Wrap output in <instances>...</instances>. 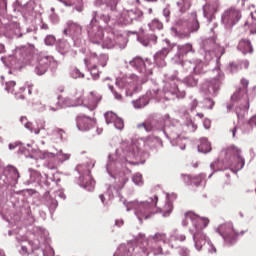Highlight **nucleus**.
I'll list each match as a JSON object with an SVG mask.
<instances>
[{
  "label": "nucleus",
  "instance_id": "obj_1",
  "mask_svg": "<svg viewBox=\"0 0 256 256\" xmlns=\"http://www.w3.org/2000/svg\"><path fill=\"white\" fill-rule=\"evenodd\" d=\"M187 219H190L192 221L193 226L196 230H192V233L194 234V241L195 245L198 249H201L203 245L207 243V235L203 233V229L207 225H209V219L207 218H201L199 215L195 214L193 211H188L184 214V219L182 220V225L184 227H187L189 225V222Z\"/></svg>",
  "mask_w": 256,
  "mask_h": 256
},
{
  "label": "nucleus",
  "instance_id": "obj_2",
  "mask_svg": "<svg viewBox=\"0 0 256 256\" xmlns=\"http://www.w3.org/2000/svg\"><path fill=\"white\" fill-rule=\"evenodd\" d=\"M219 233L221 237H223L226 245H235L237 243V239L245 235L247 231L242 230L240 232H237V230H235V227H233V223L226 222L220 225Z\"/></svg>",
  "mask_w": 256,
  "mask_h": 256
},
{
  "label": "nucleus",
  "instance_id": "obj_3",
  "mask_svg": "<svg viewBox=\"0 0 256 256\" xmlns=\"http://www.w3.org/2000/svg\"><path fill=\"white\" fill-rule=\"evenodd\" d=\"M137 244L142 249L143 253L149 255L153 253V255H163V247L159 244H154L153 242L147 240L145 234H140L137 238Z\"/></svg>",
  "mask_w": 256,
  "mask_h": 256
},
{
  "label": "nucleus",
  "instance_id": "obj_4",
  "mask_svg": "<svg viewBox=\"0 0 256 256\" xmlns=\"http://www.w3.org/2000/svg\"><path fill=\"white\" fill-rule=\"evenodd\" d=\"M228 155L231 156L232 168L234 171H241L245 167V158L243 157V150L241 148L232 145L227 149Z\"/></svg>",
  "mask_w": 256,
  "mask_h": 256
},
{
  "label": "nucleus",
  "instance_id": "obj_5",
  "mask_svg": "<svg viewBox=\"0 0 256 256\" xmlns=\"http://www.w3.org/2000/svg\"><path fill=\"white\" fill-rule=\"evenodd\" d=\"M74 103H71L69 98H63L62 96H58V104L57 108H52V111H57V109H61V107H71L73 105H84L85 106V97L82 91L76 92L73 98Z\"/></svg>",
  "mask_w": 256,
  "mask_h": 256
},
{
  "label": "nucleus",
  "instance_id": "obj_6",
  "mask_svg": "<svg viewBox=\"0 0 256 256\" xmlns=\"http://www.w3.org/2000/svg\"><path fill=\"white\" fill-rule=\"evenodd\" d=\"M241 19V10L230 7L228 10H226L223 14L222 21L225 23V25H228V27H233V25H237Z\"/></svg>",
  "mask_w": 256,
  "mask_h": 256
},
{
  "label": "nucleus",
  "instance_id": "obj_7",
  "mask_svg": "<svg viewBox=\"0 0 256 256\" xmlns=\"http://www.w3.org/2000/svg\"><path fill=\"white\" fill-rule=\"evenodd\" d=\"M96 120L94 118L80 115L76 118V127L79 131H89L95 125Z\"/></svg>",
  "mask_w": 256,
  "mask_h": 256
},
{
  "label": "nucleus",
  "instance_id": "obj_8",
  "mask_svg": "<svg viewBox=\"0 0 256 256\" xmlns=\"http://www.w3.org/2000/svg\"><path fill=\"white\" fill-rule=\"evenodd\" d=\"M102 97L96 91H91L84 99V107H87L90 111H95L97 105H99Z\"/></svg>",
  "mask_w": 256,
  "mask_h": 256
},
{
  "label": "nucleus",
  "instance_id": "obj_9",
  "mask_svg": "<svg viewBox=\"0 0 256 256\" xmlns=\"http://www.w3.org/2000/svg\"><path fill=\"white\" fill-rule=\"evenodd\" d=\"M221 87V80L219 78H213L212 80L205 82L202 85V91L206 95H215Z\"/></svg>",
  "mask_w": 256,
  "mask_h": 256
},
{
  "label": "nucleus",
  "instance_id": "obj_10",
  "mask_svg": "<svg viewBox=\"0 0 256 256\" xmlns=\"http://www.w3.org/2000/svg\"><path fill=\"white\" fill-rule=\"evenodd\" d=\"M51 61H53L51 56H40L35 67L37 75H45L51 65Z\"/></svg>",
  "mask_w": 256,
  "mask_h": 256
},
{
  "label": "nucleus",
  "instance_id": "obj_11",
  "mask_svg": "<svg viewBox=\"0 0 256 256\" xmlns=\"http://www.w3.org/2000/svg\"><path fill=\"white\" fill-rule=\"evenodd\" d=\"M172 50L173 46L169 44V41H167V46L163 47L160 51L156 53L154 57L155 63H157L159 67H165V58L169 55V53H171Z\"/></svg>",
  "mask_w": 256,
  "mask_h": 256
},
{
  "label": "nucleus",
  "instance_id": "obj_12",
  "mask_svg": "<svg viewBox=\"0 0 256 256\" xmlns=\"http://www.w3.org/2000/svg\"><path fill=\"white\" fill-rule=\"evenodd\" d=\"M63 33L69 37H77V35L81 33V25L70 20L67 22V27L64 29Z\"/></svg>",
  "mask_w": 256,
  "mask_h": 256
},
{
  "label": "nucleus",
  "instance_id": "obj_13",
  "mask_svg": "<svg viewBox=\"0 0 256 256\" xmlns=\"http://www.w3.org/2000/svg\"><path fill=\"white\" fill-rule=\"evenodd\" d=\"M134 251L135 247H133L132 243L121 244L114 253V256H132Z\"/></svg>",
  "mask_w": 256,
  "mask_h": 256
},
{
  "label": "nucleus",
  "instance_id": "obj_14",
  "mask_svg": "<svg viewBox=\"0 0 256 256\" xmlns=\"http://www.w3.org/2000/svg\"><path fill=\"white\" fill-rule=\"evenodd\" d=\"M238 50L243 53V55H247V53H253V46L251 45V41L248 39H242L238 44Z\"/></svg>",
  "mask_w": 256,
  "mask_h": 256
},
{
  "label": "nucleus",
  "instance_id": "obj_15",
  "mask_svg": "<svg viewBox=\"0 0 256 256\" xmlns=\"http://www.w3.org/2000/svg\"><path fill=\"white\" fill-rule=\"evenodd\" d=\"M242 88H239L236 93L232 95L233 101H237L238 99H241V93H247V88L249 87V80L242 78L240 81Z\"/></svg>",
  "mask_w": 256,
  "mask_h": 256
},
{
  "label": "nucleus",
  "instance_id": "obj_16",
  "mask_svg": "<svg viewBox=\"0 0 256 256\" xmlns=\"http://www.w3.org/2000/svg\"><path fill=\"white\" fill-rule=\"evenodd\" d=\"M147 241L152 242L154 245L159 243H167V234L158 232L154 236H150L146 238Z\"/></svg>",
  "mask_w": 256,
  "mask_h": 256
},
{
  "label": "nucleus",
  "instance_id": "obj_17",
  "mask_svg": "<svg viewBox=\"0 0 256 256\" xmlns=\"http://www.w3.org/2000/svg\"><path fill=\"white\" fill-rule=\"evenodd\" d=\"M219 9V1L209 2L204 6V13L206 15H215L217 10Z\"/></svg>",
  "mask_w": 256,
  "mask_h": 256
},
{
  "label": "nucleus",
  "instance_id": "obj_18",
  "mask_svg": "<svg viewBox=\"0 0 256 256\" xmlns=\"http://www.w3.org/2000/svg\"><path fill=\"white\" fill-rule=\"evenodd\" d=\"M140 215H142V219H149L153 213V205L151 204H144L139 209Z\"/></svg>",
  "mask_w": 256,
  "mask_h": 256
},
{
  "label": "nucleus",
  "instance_id": "obj_19",
  "mask_svg": "<svg viewBox=\"0 0 256 256\" xmlns=\"http://www.w3.org/2000/svg\"><path fill=\"white\" fill-rule=\"evenodd\" d=\"M191 5H193V0H178L177 6L179 8L180 13H187L189 9H191Z\"/></svg>",
  "mask_w": 256,
  "mask_h": 256
},
{
  "label": "nucleus",
  "instance_id": "obj_20",
  "mask_svg": "<svg viewBox=\"0 0 256 256\" xmlns=\"http://www.w3.org/2000/svg\"><path fill=\"white\" fill-rule=\"evenodd\" d=\"M198 151L200 153L211 152V143H209V140H207V138L200 139V144L198 145Z\"/></svg>",
  "mask_w": 256,
  "mask_h": 256
},
{
  "label": "nucleus",
  "instance_id": "obj_21",
  "mask_svg": "<svg viewBox=\"0 0 256 256\" xmlns=\"http://www.w3.org/2000/svg\"><path fill=\"white\" fill-rule=\"evenodd\" d=\"M129 65L137 69V71L141 72L145 67V61L143 60V58L138 56V57H135L132 61H130Z\"/></svg>",
  "mask_w": 256,
  "mask_h": 256
},
{
  "label": "nucleus",
  "instance_id": "obj_22",
  "mask_svg": "<svg viewBox=\"0 0 256 256\" xmlns=\"http://www.w3.org/2000/svg\"><path fill=\"white\" fill-rule=\"evenodd\" d=\"M137 129H145L147 133H151L153 131V122L151 120H146L137 125Z\"/></svg>",
  "mask_w": 256,
  "mask_h": 256
},
{
  "label": "nucleus",
  "instance_id": "obj_23",
  "mask_svg": "<svg viewBox=\"0 0 256 256\" xmlns=\"http://www.w3.org/2000/svg\"><path fill=\"white\" fill-rule=\"evenodd\" d=\"M157 143H159L158 138L149 136L146 138L144 145L145 147H150V149H155V147H157Z\"/></svg>",
  "mask_w": 256,
  "mask_h": 256
},
{
  "label": "nucleus",
  "instance_id": "obj_24",
  "mask_svg": "<svg viewBox=\"0 0 256 256\" xmlns=\"http://www.w3.org/2000/svg\"><path fill=\"white\" fill-rule=\"evenodd\" d=\"M178 49L182 55H187V53H193V45L185 44L182 46H178Z\"/></svg>",
  "mask_w": 256,
  "mask_h": 256
},
{
  "label": "nucleus",
  "instance_id": "obj_25",
  "mask_svg": "<svg viewBox=\"0 0 256 256\" xmlns=\"http://www.w3.org/2000/svg\"><path fill=\"white\" fill-rule=\"evenodd\" d=\"M172 211H173V202H171V200H168L163 208L164 217H169Z\"/></svg>",
  "mask_w": 256,
  "mask_h": 256
},
{
  "label": "nucleus",
  "instance_id": "obj_26",
  "mask_svg": "<svg viewBox=\"0 0 256 256\" xmlns=\"http://www.w3.org/2000/svg\"><path fill=\"white\" fill-rule=\"evenodd\" d=\"M8 31H10V35L13 37V35L19 34V24L17 23H10L7 26Z\"/></svg>",
  "mask_w": 256,
  "mask_h": 256
},
{
  "label": "nucleus",
  "instance_id": "obj_27",
  "mask_svg": "<svg viewBox=\"0 0 256 256\" xmlns=\"http://www.w3.org/2000/svg\"><path fill=\"white\" fill-rule=\"evenodd\" d=\"M117 118H118L117 114H115L113 112H106V114H105V120H106L107 125H109L111 123H115Z\"/></svg>",
  "mask_w": 256,
  "mask_h": 256
},
{
  "label": "nucleus",
  "instance_id": "obj_28",
  "mask_svg": "<svg viewBox=\"0 0 256 256\" xmlns=\"http://www.w3.org/2000/svg\"><path fill=\"white\" fill-rule=\"evenodd\" d=\"M52 135L54 139H61L63 140V135H65V130L61 128H56L53 130Z\"/></svg>",
  "mask_w": 256,
  "mask_h": 256
},
{
  "label": "nucleus",
  "instance_id": "obj_29",
  "mask_svg": "<svg viewBox=\"0 0 256 256\" xmlns=\"http://www.w3.org/2000/svg\"><path fill=\"white\" fill-rule=\"evenodd\" d=\"M17 85V83H15V81H9V82H6V91L8 93H15V86Z\"/></svg>",
  "mask_w": 256,
  "mask_h": 256
},
{
  "label": "nucleus",
  "instance_id": "obj_30",
  "mask_svg": "<svg viewBox=\"0 0 256 256\" xmlns=\"http://www.w3.org/2000/svg\"><path fill=\"white\" fill-rule=\"evenodd\" d=\"M132 180L133 183H135L136 185H143V175H141L140 173L134 174Z\"/></svg>",
  "mask_w": 256,
  "mask_h": 256
},
{
  "label": "nucleus",
  "instance_id": "obj_31",
  "mask_svg": "<svg viewBox=\"0 0 256 256\" xmlns=\"http://www.w3.org/2000/svg\"><path fill=\"white\" fill-rule=\"evenodd\" d=\"M190 181L192 185L199 187V185H201V181H203V178H201V176H196V177L190 178Z\"/></svg>",
  "mask_w": 256,
  "mask_h": 256
},
{
  "label": "nucleus",
  "instance_id": "obj_32",
  "mask_svg": "<svg viewBox=\"0 0 256 256\" xmlns=\"http://www.w3.org/2000/svg\"><path fill=\"white\" fill-rule=\"evenodd\" d=\"M114 126L116 129H119L121 131V129H123L124 124H123V119L121 118H116V120L114 121Z\"/></svg>",
  "mask_w": 256,
  "mask_h": 256
},
{
  "label": "nucleus",
  "instance_id": "obj_33",
  "mask_svg": "<svg viewBox=\"0 0 256 256\" xmlns=\"http://www.w3.org/2000/svg\"><path fill=\"white\" fill-rule=\"evenodd\" d=\"M192 31H199V20H197V14H194Z\"/></svg>",
  "mask_w": 256,
  "mask_h": 256
},
{
  "label": "nucleus",
  "instance_id": "obj_34",
  "mask_svg": "<svg viewBox=\"0 0 256 256\" xmlns=\"http://www.w3.org/2000/svg\"><path fill=\"white\" fill-rule=\"evenodd\" d=\"M122 147H126V151L128 153H134V151H135V145H133V144L123 143Z\"/></svg>",
  "mask_w": 256,
  "mask_h": 256
},
{
  "label": "nucleus",
  "instance_id": "obj_35",
  "mask_svg": "<svg viewBox=\"0 0 256 256\" xmlns=\"http://www.w3.org/2000/svg\"><path fill=\"white\" fill-rule=\"evenodd\" d=\"M10 173H12L13 179H19V170H17V168L12 167Z\"/></svg>",
  "mask_w": 256,
  "mask_h": 256
},
{
  "label": "nucleus",
  "instance_id": "obj_36",
  "mask_svg": "<svg viewBox=\"0 0 256 256\" xmlns=\"http://www.w3.org/2000/svg\"><path fill=\"white\" fill-rule=\"evenodd\" d=\"M45 43H46V45H53V43H55V38H54V36H48V37L45 39Z\"/></svg>",
  "mask_w": 256,
  "mask_h": 256
},
{
  "label": "nucleus",
  "instance_id": "obj_37",
  "mask_svg": "<svg viewBox=\"0 0 256 256\" xmlns=\"http://www.w3.org/2000/svg\"><path fill=\"white\" fill-rule=\"evenodd\" d=\"M230 70L231 71H239V64H237L235 62H231L230 63Z\"/></svg>",
  "mask_w": 256,
  "mask_h": 256
},
{
  "label": "nucleus",
  "instance_id": "obj_38",
  "mask_svg": "<svg viewBox=\"0 0 256 256\" xmlns=\"http://www.w3.org/2000/svg\"><path fill=\"white\" fill-rule=\"evenodd\" d=\"M7 9V0H0V11Z\"/></svg>",
  "mask_w": 256,
  "mask_h": 256
},
{
  "label": "nucleus",
  "instance_id": "obj_39",
  "mask_svg": "<svg viewBox=\"0 0 256 256\" xmlns=\"http://www.w3.org/2000/svg\"><path fill=\"white\" fill-rule=\"evenodd\" d=\"M197 105H199V102L196 99L192 100L191 111H195V109H197Z\"/></svg>",
  "mask_w": 256,
  "mask_h": 256
},
{
  "label": "nucleus",
  "instance_id": "obj_40",
  "mask_svg": "<svg viewBox=\"0 0 256 256\" xmlns=\"http://www.w3.org/2000/svg\"><path fill=\"white\" fill-rule=\"evenodd\" d=\"M249 125H251V127H256V115L250 118Z\"/></svg>",
  "mask_w": 256,
  "mask_h": 256
},
{
  "label": "nucleus",
  "instance_id": "obj_41",
  "mask_svg": "<svg viewBox=\"0 0 256 256\" xmlns=\"http://www.w3.org/2000/svg\"><path fill=\"white\" fill-rule=\"evenodd\" d=\"M176 241H185L186 237L183 234H176L175 236Z\"/></svg>",
  "mask_w": 256,
  "mask_h": 256
},
{
  "label": "nucleus",
  "instance_id": "obj_42",
  "mask_svg": "<svg viewBox=\"0 0 256 256\" xmlns=\"http://www.w3.org/2000/svg\"><path fill=\"white\" fill-rule=\"evenodd\" d=\"M187 81H188V83H189V81L192 82V83L190 84L191 87H195V86L197 85V80H195L193 77H189V78L187 79Z\"/></svg>",
  "mask_w": 256,
  "mask_h": 256
},
{
  "label": "nucleus",
  "instance_id": "obj_43",
  "mask_svg": "<svg viewBox=\"0 0 256 256\" xmlns=\"http://www.w3.org/2000/svg\"><path fill=\"white\" fill-rule=\"evenodd\" d=\"M110 89H111V91H112V93H113V95L115 96L116 99H118V100L121 99V94L120 93L113 90V87H110Z\"/></svg>",
  "mask_w": 256,
  "mask_h": 256
},
{
  "label": "nucleus",
  "instance_id": "obj_44",
  "mask_svg": "<svg viewBox=\"0 0 256 256\" xmlns=\"http://www.w3.org/2000/svg\"><path fill=\"white\" fill-rule=\"evenodd\" d=\"M44 127H45V125H44V124H41V125H40V129L36 128V129H34V130H32V131H34V133H35L36 135H39V133L41 132V129H44Z\"/></svg>",
  "mask_w": 256,
  "mask_h": 256
},
{
  "label": "nucleus",
  "instance_id": "obj_45",
  "mask_svg": "<svg viewBox=\"0 0 256 256\" xmlns=\"http://www.w3.org/2000/svg\"><path fill=\"white\" fill-rule=\"evenodd\" d=\"M124 221L122 220V219H120V220H116V222H115V225L117 226V227H122V225H124Z\"/></svg>",
  "mask_w": 256,
  "mask_h": 256
},
{
  "label": "nucleus",
  "instance_id": "obj_46",
  "mask_svg": "<svg viewBox=\"0 0 256 256\" xmlns=\"http://www.w3.org/2000/svg\"><path fill=\"white\" fill-rule=\"evenodd\" d=\"M114 6L111 7V11H115L117 9V0H112Z\"/></svg>",
  "mask_w": 256,
  "mask_h": 256
},
{
  "label": "nucleus",
  "instance_id": "obj_47",
  "mask_svg": "<svg viewBox=\"0 0 256 256\" xmlns=\"http://www.w3.org/2000/svg\"><path fill=\"white\" fill-rule=\"evenodd\" d=\"M28 93L29 95H33V84L28 85Z\"/></svg>",
  "mask_w": 256,
  "mask_h": 256
},
{
  "label": "nucleus",
  "instance_id": "obj_48",
  "mask_svg": "<svg viewBox=\"0 0 256 256\" xmlns=\"http://www.w3.org/2000/svg\"><path fill=\"white\" fill-rule=\"evenodd\" d=\"M169 15H171V12L169 11V9H164V16L169 17Z\"/></svg>",
  "mask_w": 256,
  "mask_h": 256
},
{
  "label": "nucleus",
  "instance_id": "obj_49",
  "mask_svg": "<svg viewBox=\"0 0 256 256\" xmlns=\"http://www.w3.org/2000/svg\"><path fill=\"white\" fill-rule=\"evenodd\" d=\"M1 53H5V46L3 44H0V55Z\"/></svg>",
  "mask_w": 256,
  "mask_h": 256
},
{
  "label": "nucleus",
  "instance_id": "obj_50",
  "mask_svg": "<svg viewBox=\"0 0 256 256\" xmlns=\"http://www.w3.org/2000/svg\"><path fill=\"white\" fill-rule=\"evenodd\" d=\"M75 73H78V75L76 77H85V75L81 74V72H79V70H74Z\"/></svg>",
  "mask_w": 256,
  "mask_h": 256
},
{
  "label": "nucleus",
  "instance_id": "obj_51",
  "mask_svg": "<svg viewBox=\"0 0 256 256\" xmlns=\"http://www.w3.org/2000/svg\"><path fill=\"white\" fill-rule=\"evenodd\" d=\"M17 145L15 144H9V149L10 150H13V149H16Z\"/></svg>",
  "mask_w": 256,
  "mask_h": 256
},
{
  "label": "nucleus",
  "instance_id": "obj_52",
  "mask_svg": "<svg viewBox=\"0 0 256 256\" xmlns=\"http://www.w3.org/2000/svg\"><path fill=\"white\" fill-rule=\"evenodd\" d=\"M217 163L218 162H214L211 164V169H213L215 171V168L217 167Z\"/></svg>",
  "mask_w": 256,
  "mask_h": 256
},
{
  "label": "nucleus",
  "instance_id": "obj_53",
  "mask_svg": "<svg viewBox=\"0 0 256 256\" xmlns=\"http://www.w3.org/2000/svg\"><path fill=\"white\" fill-rule=\"evenodd\" d=\"M235 133H237V127H236V126L232 129V135H233V137H235Z\"/></svg>",
  "mask_w": 256,
  "mask_h": 256
},
{
  "label": "nucleus",
  "instance_id": "obj_54",
  "mask_svg": "<svg viewBox=\"0 0 256 256\" xmlns=\"http://www.w3.org/2000/svg\"><path fill=\"white\" fill-rule=\"evenodd\" d=\"M42 29L47 30L49 29V26L47 24H42Z\"/></svg>",
  "mask_w": 256,
  "mask_h": 256
},
{
  "label": "nucleus",
  "instance_id": "obj_55",
  "mask_svg": "<svg viewBox=\"0 0 256 256\" xmlns=\"http://www.w3.org/2000/svg\"><path fill=\"white\" fill-rule=\"evenodd\" d=\"M100 199H101L102 203H105V196L103 194L100 195Z\"/></svg>",
  "mask_w": 256,
  "mask_h": 256
},
{
  "label": "nucleus",
  "instance_id": "obj_56",
  "mask_svg": "<svg viewBox=\"0 0 256 256\" xmlns=\"http://www.w3.org/2000/svg\"><path fill=\"white\" fill-rule=\"evenodd\" d=\"M20 121H21V123H25V121H27V117H21Z\"/></svg>",
  "mask_w": 256,
  "mask_h": 256
},
{
  "label": "nucleus",
  "instance_id": "obj_57",
  "mask_svg": "<svg viewBox=\"0 0 256 256\" xmlns=\"http://www.w3.org/2000/svg\"><path fill=\"white\" fill-rule=\"evenodd\" d=\"M29 59H31V54H29L28 56L24 57V61H29Z\"/></svg>",
  "mask_w": 256,
  "mask_h": 256
},
{
  "label": "nucleus",
  "instance_id": "obj_58",
  "mask_svg": "<svg viewBox=\"0 0 256 256\" xmlns=\"http://www.w3.org/2000/svg\"><path fill=\"white\" fill-rule=\"evenodd\" d=\"M197 115H198V117H200V119H203L205 117V115L203 113H198Z\"/></svg>",
  "mask_w": 256,
  "mask_h": 256
},
{
  "label": "nucleus",
  "instance_id": "obj_59",
  "mask_svg": "<svg viewBox=\"0 0 256 256\" xmlns=\"http://www.w3.org/2000/svg\"><path fill=\"white\" fill-rule=\"evenodd\" d=\"M34 250H37L39 249V244H36L34 247H33Z\"/></svg>",
  "mask_w": 256,
  "mask_h": 256
},
{
  "label": "nucleus",
  "instance_id": "obj_60",
  "mask_svg": "<svg viewBox=\"0 0 256 256\" xmlns=\"http://www.w3.org/2000/svg\"><path fill=\"white\" fill-rule=\"evenodd\" d=\"M154 199H155V204L154 205H157V201H158V197L157 196H154Z\"/></svg>",
  "mask_w": 256,
  "mask_h": 256
},
{
  "label": "nucleus",
  "instance_id": "obj_61",
  "mask_svg": "<svg viewBox=\"0 0 256 256\" xmlns=\"http://www.w3.org/2000/svg\"><path fill=\"white\" fill-rule=\"evenodd\" d=\"M185 147H186V144H182L181 146H180V148L183 150V149H185Z\"/></svg>",
  "mask_w": 256,
  "mask_h": 256
},
{
  "label": "nucleus",
  "instance_id": "obj_62",
  "mask_svg": "<svg viewBox=\"0 0 256 256\" xmlns=\"http://www.w3.org/2000/svg\"><path fill=\"white\" fill-rule=\"evenodd\" d=\"M210 103H212V106L215 105V102H213L211 99H208Z\"/></svg>",
  "mask_w": 256,
  "mask_h": 256
},
{
  "label": "nucleus",
  "instance_id": "obj_63",
  "mask_svg": "<svg viewBox=\"0 0 256 256\" xmlns=\"http://www.w3.org/2000/svg\"><path fill=\"white\" fill-rule=\"evenodd\" d=\"M0 256H5V253H3V251L0 250Z\"/></svg>",
  "mask_w": 256,
  "mask_h": 256
},
{
  "label": "nucleus",
  "instance_id": "obj_64",
  "mask_svg": "<svg viewBox=\"0 0 256 256\" xmlns=\"http://www.w3.org/2000/svg\"><path fill=\"white\" fill-rule=\"evenodd\" d=\"M59 91H60V93H63L64 88H60Z\"/></svg>",
  "mask_w": 256,
  "mask_h": 256
}]
</instances>
